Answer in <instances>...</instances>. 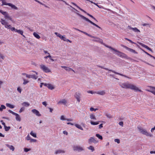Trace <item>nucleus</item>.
Segmentation results:
<instances>
[{"label":"nucleus","mask_w":155,"mask_h":155,"mask_svg":"<svg viewBox=\"0 0 155 155\" xmlns=\"http://www.w3.org/2000/svg\"><path fill=\"white\" fill-rule=\"evenodd\" d=\"M22 105L28 107L30 105V104L27 102H24L21 104Z\"/></svg>","instance_id":"4be33fe9"},{"label":"nucleus","mask_w":155,"mask_h":155,"mask_svg":"<svg viewBox=\"0 0 155 155\" xmlns=\"http://www.w3.org/2000/svg\"><path fill=\"white\" fill-rule=\"evenodd\" d=\"M71 68L67 67L65 69V70L67 71H71Z\"/></svg>","instance_id":"13d9d810"},{"label":"nucleus","mask_w":155,"mask_h":155,"mask_svg":"<svg viewBox=\"0 0 155 155\" xmlns=\"http://www.w3.org/2000/svg\"><path fill=\"white\" fill-rule=\"evenodd\" d=\"M96 39H97V40H93V41H98L100 43H101L102 44L104 45L105 47H106L109 48L111 50H112L114 51L115 52H116V54L119 57H121L122 58H124L127 59H129L130 58L128 57L124 53H123L121 51H120L117 49H115L114 48H112L111 46H108L107 45L103 43V40L102 39L98 38L97 37V38Z\"/></svg>","instance_id":"f257e3e1"},{"label":"nucleus","mask_w":155,"mask_h":155,"mask_svg":"<svg viewBox=\"0 0 155 155\" xmlns=\"http://www.w3.org/2000/svg\"><path fill=\"white\" fill-rule=\"evenodd\" d=\"M70 7H71V8H73L74 10H75V11L76 12H74L76 14H76V13H78V12H79V11H78L76 9H75V8H74L72 6H70ZM78 14H79V13H78Z\"/></svg>","instance_id":"6e6d98bb"},{"label":"nucleus","mask_w":155,"mask_h":155,"mask_svg":"<svg viewBox=\"0 0 155 155\" xmlns=\"http://www.w3.org/2000/svg\"><path fill=\"white\" fill-rule=\"evenodd\" d=\"M6 105L7 107H8L11 108H13L15 107V106L14 105L11 104L9 103H6Z\"/></svg>","instance_id":"5701e85b"},{"label":"nucleus","mask_w":155,"mask_h":155,"mask_svg":"<svg viewBox=\"0 0 155 155\" xmlns=\"http://www.w3.org/2000/svg\"><path fill=\"white\" fill-rule=\"evenodd\" d=\"M1 21H0L1 23V24L2 25H5V28H8V27H9L10 26V25H8V23L3 19H1Z\"/></svg>","instance_id":"0eeeda50"},{"label":"nucleus","mask_w":155,"mask_h":155,"mask_svg":"<svg viewBox=\"0 0 155 155\" xmlns=\"http://www.w3.org/2000/svg\"><path fill=\"white\" fill-rule=\"evenodd\" d=\"M98 142V141L96 140L94 137H91L88 140V143L90 144H91V143H96Z\"/></svg>","instance_id":"6e6552de"},{"label":"nucleus","mask_w":155,"mask_h":155,"mask_svg":"<svg viewBox=\"0 0 155 155\" xmlns=\"http://www.w3.org/2000/svg\"><path fill=\"white\" fill-rule=\"evenodd\" d=\"M67 39V38H65V36L64 35L63 36V38H62L61 40H63L64 41H66Z\"/></svg>","instance_id":"052dcab7"},{"label":"nucleus","mask_w":155,"mask_h":155,"mask_svg":"<svg viewBox=\"0 0 155 155\" xmlns=\"http://www.w3.org/2000/svg\"><path fill=\"white\" fill-rule=\"evenodd\" d=\"M76 14L78 15L79 16L81 17V18H82L83 19L86 20V21L87 22H89L90 23L94 25V26H96V27L98 28L101 29V28L100 26H99L96 24H95L92 21H91L88 19L87 18L85 17L80 14H78V13H76Z\"/></svg>","instance_id":"20e7f679"},{"label":"nucleus","mask_w":155,"mask_h":155,"mask_svg":"<svg viewBox=\"0 0 155 155\" xmlns=\"http://www.w3.org/2000/svg\"><path fill=\"white\" fill-rule=\"evenodd\" d=\"M65 153V151L64 150H58L55 151V153L56 154H58L61 153Z\"/></svg>","instance_id":"dca6fc26"},{"label":"nucleus","mask_w":155,"mask_h":155,"mask_svg":"<svg viewBox=\"0 0 155 155\" xmlns=\"http://www.w3.org/2000/svg\"><path fill=\"white\" fill-rule=\"evenodd\" d=\"M125 40H126L129 41L130 43H131L132 44H135V43L133 41H132L131 40L127 38H125Z\"/></svg>","instance_id":"c03bdc74"},{"label":"nucleus","mask_w":155,"mask_h":155,"mask_svg":"<svg viewBox=\"0 0 155 155\" xmlns=\"http://www.w3.org/2000/svg\"><path fill=\"white\" fill-rule=\"evenodd\" d=\"M101 122V121H97L96 122H94L92 121H91L90 122V123L91 125H97L99 124V123Z\"/></svg>","instance_id":"f3484780"},{"label":"nucleus","mask_w":155,"mask_h":155,"mask_svg":"<svg viewBox=\"0 0 155 155\" xmlns=\"http://www.w3.org/2000/svg\"><path fill=\"white\" fill-rule=\"evenodd\" d=\"M103 127V124H100L99 125V129H101L102 127Z\"/></svg>","instance_id":"69168bd1"},{"label":"nucleus","mask_w":155,"mask_h":155,"mask_svg":"<svg viewBox=\"0 0 155 155\" xmlns=\"http://www.w3.org/2000/svg\"><path fill=\"white\" fill-rule=\"evenodd\" d=\"M128 28L129 29H131L133 31H134L135 32H140V31L136 28H132V27H131L130 26H128Z\"/></svg>","instance_id":"4468645a"},{"label":"nucleus","mask_w":155,"mask_h":155,"mask_svg":"<svg viewBox=\"0 0 155 155\" xmlns=\"http://www.w3.org/2000/svg\"><path fill=\"white\" fill-rule=\"evenodd\" d=\"M54 34L57 35V36L60 38L61 39H62V38H63L64 36H62L59 33H58V32H55Z\"/></svg>","instance_id":"393cba45"},{"label":"nucleus","mask_w":155,"mask_h":155,"mask_svg":"<svg viewBox=\"0 0 155 155\" xmlns=\"http://www.w3.org/2000/svg\"><path fill=\"white\" fill-rule=\"evenodd\" d=\"M73 149L74 151H77L78 152H81L84 150L83 148L79 146H74Z\"/></svg>","instance_id":"423d86ee"},{"label":"nucleus","mask_w":155,"mask_h":155,"mask_svg":"<svg viewBox=\"0 0 155 155\" xmlns=\"http://www.w3.org/2000/svg\"><path fill=\"white\" fill-rule=\"evenodd\" d=\"M97 93L101 95H103L105 94V92L104 91H98L97 92Z\"/></svg>","instance_id":"a878e982"},{"label":"nucleus","mask_w":155,"mask_h":155,"mask_svg":"<svg viewBox=\"0 0 155 155\" xmlns=\"http://www.w3.org/2000/svg\"><path fill=\"white\" fill-rule=\"evenodd\" d=\"M31 149L30 148H24V151L25 152H27L28 151H29L31 150Z\"/></svg>","instance_id":"ea45409f"},{"label":"nucleus","mask_w":155,"mask_h":155,"mask_svg":"<svg viewBox=\"0 0 155 155\" xmlns=\"http://www.w3.org/2000/svg\"><path fill=\"white\" fill-rule=\"evenodd\" d=\"M26 77L28 78H32L34 79H36L38 77L35 75L26 74Z\"/></svg>","instance_id":"9d476101"},{"label":"nucleus","mask_w":155,"mask_h":155,"mask_svg":"<svg viewBox=\"0 0 155 155\" xmlns=\"http://www.w3.org/2000/svg\"><path fill=\"white\" fill-rule=\"evenodd\" d=\"M90 117L91 119L96 120L95 115L93 114H91L90 115Z\"/></svg>","instance_id":"2f4dec72"},{"label":"nucleus","mask_w":155,"mask_h":155,"mask_svg":"<svg viewBox=\"0 0 155 155\" xmlns=\"http://www.w3.org/2000/svg\"><path fill=\"white\" fill-rule=\"evenodd\" d=\"M88 36L89 37H91V38H95V39L97 38V37L93 36H92L90 34H88Z\"/></svg>","instance_id":"49530a36"},{"label":"nucleus","mask_w":155,"mask_h":155,"mask_svg":"<svg viewBox=\"0 0 155 155\" xmlns=\"http://www.w3.org/2000/svg\"><path fill=\"white\" fill-rule=\"evenodd\" d=\"M33 34L34 36L37 38L39 39L40 38V37L39 35L36 32H34Z\"/></svg>","instance_id":"c756f323"},{"label":"nucleus","mask_w":155,"mask_h":155,"mask_svg":"<svg viewBox=\"0 0 155 155\" xmlns=\"http://www.w3.org/2000/svg\"><path fill=\"white\" fill-rule=\"evenodd\" d=\"M36 141V140H35V139H31L30 140V142H35Z\"/></svg>","instance_id":"bf43d9fd"},{"label":"nucleus","mask_w":155,"mask_h":155,"mask_svg":"<svg viewBox=\"0 0 155 155\" xmlns=\"http://www.w3.org/2000/svg\"><path fill=\"white\" fill-rule=\"evenodd\" d=\"M5 130L6 131H8L11 128V127L10 126L7 127L5 126Z\"/></svg>","instance_id":"4c0bfd02"},{"label":"nucleus","mask_w":155,"mask_h":155,"mask_svg":"<svg viewBox=\"0 0 155 155\" xmlns=\"http://www.w3.org/2000/svg\"><path fill=\"white\" fill-rule=\"evenodd\" d=\"M139 44L140 45H141V46H142V47H143L145 48H146L148 50H149L151 51L152 52H153L151 48H150L149 47H148V46H147V45H146L143 43H139Z\"/></svg>","instance_id":"ddd939ff"},{"label":"nucleus","mask_w":155,"mask_h":155,"mask_svg":"<svg viewBox=\"0 0 155 155\" xmlns=\"http://www.w3.org/2000/svg\"><path fill=\"white\" fill-rule=\"evenodd\" d=\"M98 110V109L96 108V109H94V108H93L92 107H91L90 108V110L91 111H93L94 110V111H95L96 110Z\"/></svg>","instance_id":"603ef678"},{"label":"nucleus","mask_w":155,"mask_h":155,"mask_svg":"<svg viewBox=\"0 0 155 155\" xmlns=\"http://www.w3.org/2000/svg\"><path fill=\"white\" fill-rule=\"evenodd\" d=\"M148 91H149L151 92L152 93L155 95V91H150L149 90H148Z\"/></svg>","instance_id":"774afa93"},{"label":"nucleus","mask_w":155,"mask_h":155,"mask_svg":"<svg viewBox=\"0 0 155 155\" xmlns=\"http://www.w3.org/2000/svg\"><path fill=\"white\" fill-rule=\"evenodd\" d=\"M119 124L122 126H123V122L122 121H120L119 122Z\"/></svg>","instance_id":"0e129e2a"},{"label":"nucleus","mask_w":155,"mask_h":155,"mask_svg":"<svg viewBox=\"0 0 155 155\" xmlns=\"http://www.w3.org/2000/svg\"><path fill=\"white\" fill-rule=\"evenodd\" d=\"M121 46L123 47V48H126L127 50V49L128 48V47H127L126 46H125L123 45H121Z\"/></svg>","instance_id":"e2e57ef3"},{"label":"nucleus","mask_w":155,"mask_h":155,"mask_svg":"<svg viewBox=\"0 0 155 155\" xmlns=\"http://www.w3.org/2000/svg\"><path fill=\"white\" fill-rule=\"evenodd\" d=\"M5 18H6V19H9V20H10L12 21V18L9 16L8 14L7 15H6L5 17Z\"/></svg>","instance_id":"473e14b6"},{"label":"nucleus","mask_w":155,"mask_h":155,"mask_svg":"<svg viewBox=\"0 0 155 155\" xmlns=\"http://www.w3.org/2000/svg\"><path fill=\"white\" fill-rule=\"evenodd\" d=\"M127 50L129 51L130 52L133 53L134 54H138V53L137 52H136L135 50H134L133 49H132L131 48H128Z\"/></svg>","instance_id":"412c9836"},{"label":"nucleus","mask_w":155,"mask_h":155,"mask_svg":"<svg viewBox=\"0 0 155 155\" xmlns=\"http://www.w3.org/2000/svg\"><path fill=\"white\" fill-rule=\"evenodd\" d=\"M80 95L81 94L79 92H76L75 95V97L77 101L79 102L80 101Z\"/></svg>","instance_id":"9b49d317"},{"label":"nucleus","mask_w":155,"mask_h":155,"mask_svg":"<svg viewBox=\"0 0 155 155\" xmlns=\"http://www.w3.org/2000/svg\"><path fill=\"white\" fill-rule=\"evenodd\" d=\"M110 71L114 73L115 74H118V75H120V76H124V75L123 74H120V73H118V72H117L116 71H114V70H110Z\"/></svg>","instance_id":"72a5a7b5"},{"label":"nucleus","mask_w":155,"mask_h":155,"mask_svg":"<svg viewBox=\"0 0 155 155\" xmlns=\"http://www.w3.org/2000/svg\"><path fill=\"white\" fill-rule=\"evenodd\" d=\"M8 29H11L12 31H15V32L17 30V29H15L14 27H12L10 25L9 27H8Z\"/></svg>","instance_id":"cd10ccee"},{"label":"nucleus","mask_w":155,"mask_h":155,"mask_svg":"<svg viewBox=\"0 0 155 155\" xmlns=\"http://www.w3.org/2000/svg\"><path fill=\"white\" fill-rule=\"evenodd\" d=\"M105 115L108 118H111L112 117V116L110 114H106Z\"/></svg>","instance_id":"37998d69"},{"label":"nucleus","mask_w":155,"mask_h":155,"mask_svg":"<svg viewBox=\"0 0 155 155\" xmlns=\"http://www.w3.org/2000/svg\"><path fill=\"white\" fill-rule=\"evenodd\" d=\"M75 126L78 129H79L81 130H83V128L80 125L78 124H75Z\"/></svg>","instance_id":"bb28decb"},{"label":"nucleus","mask_w":155,"mask_h":155,"mask_svg":"<svg viewBox=\"0 0 155 155\" xmlns=\"http://www.w3.org/2000/svg\"><path fill=\"white\" fill-rule=\"evenodd\" d=\"M40 66L41 69L45 72L48 73L51 72V71L45 65L41 64L40 65Z\"/></svg>","instance_id":"39448f33"},{"label":"nucleus","mask_w":155,"mask_h":155,"mask_svg":"<svg viewBox=\"0 0 155 155\" xmlns=\"http://www.w3.org/2000/svg\"><path fill=\"white\" fill-rule=\"evenodd\" d=\"M42 104L44 105L45 107L46 106L47 104V102L46 101H44L42 103Z\"/></svg>","instance_id":"680f3d73"},{"label":"nucleus","mask_w":155,"mask_h":155,"mask_svg":"<svg viewBox=\"0 0 155 155\" xmlns=\"http://www.w3.org/2000/svg\"><path fill=\"white\" fill-rule=\"evenodd\" d=\"M17 91H18L20 93H21V88L20 87H18L17 88Z\"/></svg>","instance_id":"de8ad7c7"},{"label":"nucleus","mask_w":155,"mask_h":155,"mask_svg":"<svg viewBox=\"0 0 155 155\" xmlns=\"http://www.w3.org/2000/svg\"><path fill=\"white\" fill-rule=\"evenodd\" d=\"M60 119L62 120H66V119L64 118V116L63 115H62L60 117Z\"/></svg>","instance_id":"3c124183"},{"label":"nucleus","mask_w":155,"mask_h":155,"mask_svg":"<svg viewBox=\"0 0 155 155\" xmlns=\"http://www.w3.org/2000/svg\"><path fill=\"white\" fill-rule=\"evenodd\" d=\"M96 136L97 137L100 139L102 140L103 139V137L102 136L98 134H96Z\"/></svg>","instance_id":"f704fd0d"},{"label":"nucleus","mask_w":155,"mask_h":155,"mask_svg":"<svg viewBox=\"0 0 155 155\" xmlns=\"http://www.w3.org/2000/svg\"><path fill=\"white\" fill-rule=\"evenodd\" d=\"M78 8H79L80 10H81V11L83 12L84 13L87 14V13L85 11L83 10V9L81 8L80 7H78Z\"/></svg>","instance_id":"864d4df0"},{"label":"nucleus","mask_w":155,"mask_h":155,"mask_svg":"<svg viewBox=\"0 0 155 155\" xmlns=\"http://www.w3.org/2000/svg\"><path fill=\"white\" fill-rule=\"evenodd\" d=\"M0 12L4 16V17L8 14L7 12H4L1 9H0Z\"/></svg>","instance_id":"c85d7f7f"},{"label":"nucleus","mask_w":155,"mask_h":155,"mask_svg":"<svg viewBox=\"0 0 155 155\" xmlns=\"http://www.w3.org/2000/svg\"><path fill=\"white\" fill-rule=\"evenodd\" d=\"M31 137H30L29 135V134H28L27 137H26V139L28 140H30L31 139Z\"/></svg>","instance_id":"a18cd8bd"},{"label":"nucleus","mask_w":155,"mask_h":155,"mask_svg":"<svg viewBox=\"0 0 155 155\" xmlns=\"http://www.w3.org/2000/svg\"><path fill=\"white\" fill-rule=\"evenodd\" d=\"M5 145L12 151H14V150L15 147L12 145H10L9 144H6Z\"/></svg>","instance_id":"2eb2a0df"},{"label":"nucleus","mask_w":155,"mask_h":155,"mask_svg":"<svg viewBox=\"0 0 155 155\" xmlns=\"http://www.w3.org/2000/svg\"><path fill=\"white\" fill-rule=\"evenodd\" d=\"M67 103L65 99H63L61 101H59L58 103V104H63L64 105H65Z\"/></svg>","instance_id":"a211bd4d"},{"label":"nucleus","mask_w":155,"mask_h":155,"mask_svg":"<svg viewBox=\"0 0 155 155\" xmlns=\"http://www.w3.org/2000/svg\"><path fill=\"white\" fill-rule=\"evenodd\" d=\"M1 107L2 108V109L3 110V109H6V107H5V106L3 105H1Z\"/></svg>","instance_id":"5fc2aeb1"},{"label":"nucleus","mask_w":155,"mask_h":155,"mask_svg":"<svg viewBox=\"0 0 155 155\" xmlns=\"http://www.w3.org/2000/svg\"><path fill=\"white\" fill-rule=\"evenodd\" d=\"M15 116H16L15 119H16V120L17 121H21V118L20 117L19 115L18 114H17L15 115Z\"/></svg>","instance_id":"aec40b11"},{"label":"nucleus","mask_w":155,"mask_h":155,"mask_svg":"<svg viewBox=\"0 0 155 155\" xmlns=\"http://www.w3.org/2000/svg\"><path fill=\"white\" fill-rule=\"evenodd\" d=\"M120 86L123 88L126 89H130L132 90L135 91H139L142 92V91L139 89L136 86L128 83H124L122 84H120Z\"/></svg>","instance_id":"f03ea898"},{"label":"nucleus","mask_w":155,"mask_h":155,"mask_svg":"<svg viewBox=\"0 0 155 155\" xmlns=\"http://www.w3.org/2000/svg\"><path fill=\"white\" fill-rule=\"evenodd\" d=\"M25 108L24 107H22L20 108V109L19 110V112L20 113H21L24 110Z\"/></svg>","instance_id":"8fccbe9b"},{"label":"nucleus","mask_w":155,"mask_h":155,"mask_svg":"<svg viewBox=\"0 0 155 155\" xmlns=\"http://www.w3.org/2000/svg\"><path fill=\"white\" fill-rule=\"evenodd\" d=\"M138 130H139L140 132L143 134L146 135L147 136H148L150 137L152 136V135L151 134H149L146 130L143 129V128L141 127L140 126H138L137 127Z\"/></svg>","instance_id":"7ed1b4c3"},{"label":"nucleus","mask_w":155,"mask_h":155,"mask_svg":"<svg viewBox=\"0 0 155 155\" xmlns=\"http://www.w3.org/2000/svg\"><path fill=\"white\" fill-rule=\"evenodd\" d=\"M1 1H2V4L1 5L2 6H3V5H5V3H7L5 2V0H0Z\"/></svg>","instance_id":"79ce46f5"},{"label":"nucleus","mask_w":155,"mask_h":155,"mask_svg":"<svg viewBox=\"0 0 155 155\" xmlns=\"http://www.w3.org/2000/svg\"><path fill=\"white\" fill-rule=\"evenodd\" d=\"M30 134L34 137H37L36 134L35 133H33L32 131L30 132Z\"/></svg>","instance_id":"e433bc0d"},{"label":"nucleus","mask_w":155,"mask_h":155,"mask_svg":"<svg viewBox=\"0 0 155 155\" xmlns=\"http://www.w3.org/2000/svg\"><path fill=\"white\" fill-rule=\"evenodd\" d=\"M87 14L90 17H91V18H93L94 20H95L97 22V19L94 17L92 15H90V14H89L88 13H87Z\"/></svg>","instance_id":"58836bf2"},{"label":"nucleus","mask_w":155,"mask_h":155,"mask_svg":"<svg viewBox=\"0 0 155 155\" xmlns=\"http://www.w3.org/2000/svg\"><path fill=\"white\" fill-rule=\"evenodd\" d=\"M5 5H8L9 6L11 7L12 8L15 10H18V8L15 5L12 4L11 3H5Z\"/></svg>","instance_id":"1a4fd4ad"},{"label":"nucleus","mask_w":155,"mask_h":155,"mask_svg":"<svg viewBox=\"0 0 155 155\" xmlns=\"http://www.w3.org/2000/svg\"><path fill=\"white\" fill-rule=\"evenodd\" d=\"M140 49H141V50H142L143 52H144L145 54H147V55L149 56L150 55L148 53L145 51L144 50L141 48H140Z\"/></svg>","instance_id":"4d7b16f0"},{"label":"nucleus","mask_w":155,"mask_h":155,"mask_svg":"<svg viewBox=\"0 0 155 155\" xmlns=\"http://www.w3.org/2000/svg\"><path fill=\"white\" fill-rule=\"evenodd\" d=\"M71 3L74 5L75 6H76L78 8V7H79V6H78L75 3H74V2H71Z\"/></svg>","instance_id":"338daca9"},{"label":"nucleus","mask_w":155,"mask_h":155,"mask_svg":"<svg viewBox=\"0 0 155 155\" xmlns=\"http://www.w3.org/2000/svg\"><path fill=\"white\" fill-rule=\"evenodd\" d=\"M18 33V34H21V35H22L24 37V36L23 35V31L20 30H17L16 31V32Z\"/></svg>","instance_id":"b1692460"},{"label":"nucleus","mask_w":155,"mask_h":155,"mask_svg":"<svg viewBox=\"0 0 155 155\" xmlns=\"http://www.w3.org/2000/svg\"><path fill=\"white\" fill-rule=\"evenodd\" d=\"M32 112L36 115L38 116H40L41 114H40L39 112L37 110L35 109H33L31 110Z\"/></svg>","instance_id":"f8f14e48"},{"label":"nucleus","mask_w":155,"mask_h":155,"mask_svg":"<svg viewBox=\"0 0 155 155\" xmlns=\"http://www.w3.org/2000/svg\"><path fill=\"white\" fill-rule=\"evenodd\" d=\"M88 148L89 150H91L92 152L94 150V147L92 146H90L89 147H88Z\"/></svg>","instance_id":"c9c22d12"},{"label":"nucleus","mask_w":155,"mask_h":155,"mask_svg":"<svg viewBox=\"0 0 155 155\" xmlns=\"http://www.w3.org/2000/svg\"><path fill=\"white\" fill-rule=\"evenodd\" d=\"M114 141L115 142H117L118 143H120V140L118 139H115L114 140Z\"/></svg>","instance_id":"09e8293b"},{"label":"nucleus","mask_w":155,"mask_h":155,"mask_svg":"<svg viewBox=\"0 0 155 155\" xmlns=\"http://www.w3.org/2000/svg\"><path fill=\"white\" fill-rule=\"evenodd\" d=\"M49 89L51 90H53L54 89V87L51 84H48V87Z\"/></svg>","instance_id":"7c9ffc66"},{"label":"nucleus","mask_w":155,"mask_h":155,"mask_svg":"<svg viewBox=\"0 0 155 155\" xmlns=\"http://www.w3.org/2000/svg\"><path fill=\"white\" fill-rule=\"evenodd\" d=\"M5 58V56L0 52V62H2V60H4Z\"/></svg>","instance_id":"6ab92c4d"},{"label":"nucleus","mask_w":155,"mask_h":155,"mask_svg":"<svg viewBox=\"0 0 155 155\" xmlns=\"http://www.w3.org/2000/svg\"><path fill=\"white\" fill-rule=\"evenodd\" d=\"M24 82L23 83V84L24 85H25L28 83L29 81L26 80L25 79H23Z\"/></svg>","instance_id":"a19ab883"}]
</instances>
